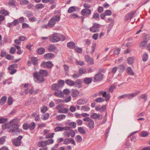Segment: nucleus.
<instances>
[{
  "label": "nucleus",
  "instance_id": "nucleus-1",
  "mask_svg": "<svg viewBox=\"0 0 150 150\" xmlns=\"http://www.w3.org/2000/svg\"><path fill=\"white\" fill-rule=\"evenodd\" d=\"M17 119H13L11 120L9 123H4L2 126V127L4 129H6L7 128H9V132L15 131L18 129V125L17 123Z\"/></svg>",
  "mask_w": 150,
  "mask_h": 150
},
{
  "label": "nucleus",
  "instance_id": "nucleus-2",
  "mask_svg": "<svg viewBox=\"0 0 150 150\" xmlns=\"http://www.w3.org/2000/svg\"><path fill=\"white\" fill-rule=\"evenodd\" d=\"M66 39L65 37L62 34L57 33H53L49 37V40L53 42H57L59 41H63Z\"/></svg>",
  "mask_w": 150,
  "mask_h": 150
},
{
  "label": "nucleus",
  "instance_id": "nucleus-3",
  "mask_svg": "<svg viewBox=\"0 0 150 150\" xmlns=\"http://www.w3.org/2000/svg\"><path fill=\"white\" fill-rule=\"evenodd\" d=\"M64 82L63 80H59L57 83L52 84L51 86V89L54 91L58 90L60 88L62 87L64 85Z\"/></svg>",
  "mask_w": 150,
  "mask_h": 150
},
{
  "label": "nucleus",
  "instance_id": "nucleus-4",
  "mask_svg": "<svg viewBox=\"0 0 150 150\" xmlns=\"http://www.w3.org/2000/svg\"><path fill=\"white\" fill-rule=\"evenodd\" d=\"M60 17L59 16H55L52 18L49 21L48 25L49 27H52L54 25L56 22L60 20Z\"/></svg>",
  "mask_w": 150,
  "mask_h": 150
},
{
  "label": "nucleus",
  "instance_id": "nucleus-5",
  "mask_svg": "<svg viewBox=\"0 0 150 150\" xmlns=\"http://www.w3.org/2000/svg\"><path fill=\"white\" fill-rule=\"evenodd\" d=\"M33 77L36 81L38 83H41L44 81L45 79L43 76L40 75L38 72L34 73Z\"/></svg>",
  "mask_w": 150,
  "mask_h": 150
},
{
  "label": "nucleus",
  "instance_id": "nucleus-6",
  "mask_svg": "<svg viewBox=\"0 0 150 150\" xmlns=\"http://www.w3.org/2000/svg\"><path fill=\"white\" fill-rule=\"evenodd\" d=\"M100 27V25L99 24L94 23L93 24V26L90 28L89 30L90 31L93 33L98 32Z\"/></svg>",
  "mask_w": 150,
  "mask_h": 150
},
{
  "label": "nucleus",
  "instance_id": "nucleus-7",
  "mask_svg": "<svg viewBox=\"0 0 150 150\" xmlns=\"http://www.w3.org/2000/svg\"><path fill=\"white\" fill-rule=\"evenodd\" d=\"M18 67V65L16 64H14L10 65L8 68V70L10 71L9 72L10 74L13 75L17 71L16 69Z\"/></svg>",
  "mask_w": 150,
  "mask_h": 150
},
{
  "label": "nucleus",
  "instance_id": "nucleus-8",
  "mask_svg": "<svg viewBox=\"0 0 150 150\" xmlns=\"http://www.w3.org/2000/svg\"><path fill=\"white\" fill-rule=\"evenodd\" d=\"M50 130L47 129H45L43 132L44 135H45V138L46 139L52 138L54 134V133H49Z\"/></svg>",
  "mask_w": 150,
  "mask_h": 150
},
{
  "label": "nucleus",
  "instance_id": "nucleus-9",
  "mask_svg": "<svg viewBox=\"0 0 150 150\" xmlns=\"http://www.w3.org/2000/svg\"><path fill=\"white\" fill-rule=\"evenodd\" d=\"M85 59L88 65H92L94 64L93 58H91L88 55H85Z\"/></svg>",
  "mask_w": 150,
  "mask_h": 150
},
{
  "label": "nucleus",
  "instance_id": "nucleus-10",
  "mask_svg": "<svg viewBox=\"0 0 150 150\" xmlns=\"http://www.w3.org/2000/svg\"><path fill=\"white\" fill-rule=\"evenodd\" d=\"M30 59V61L29 60L27 61V64L28 66H30L32 64L34 65L38 64V59L37 58L32 57Z\"/></svg>",
  "mask_w": 150,
  "mask_h": 150
},
{
  "label": "nucleus",
  "instance_id": "nucleus-11",
  "mask_svg": "<svg viewBox=\"0 0 150 150\" xmlns=\"http://www.w3.org/2000/svg\"><path fill=\"white\" fill-rule=\"evenodd\" d=\"M53 65L51 62L48 61L47 62H42L41 63L40 66L42 67H43L45 68L47 67L48 69H49L52 67Z\"/></svg>",
  "mask_w": 150,
  "mask_h": 150
},
{
  "label": "nucleus",
  "instance_id": "nucleus-12",
  "mask_svg": "<svg viewBox=\"0 0 150 150\" xmlns=\"http://www.w3.org/2000/svg\"><path fill=\"white\" fill-rule=\"evenodd\" d=\"M102 95L103 97L105 98V100L106 101H108L110 98V96L109 94H107L106 92H103V91H100L98 93V95L100 96Z\"/></svg>",
  "mask_w": 150,
  "mask_h": 150
},
{
  "label": "nucleus",
  "instance_id": "nucleus-13",
  "mask_svg": "<svg viewBox=\"0 0 150 150\" xmlns=\"http://www.w3.org/2000/svg\"><path fill=\"white\" fill-rule=\"evenodd\" d=\"M91 11L89 9H83L81 12V13L83 16H88L91 13Z\"/></svg>",
  "mask_w": 150,
  "mask_h": 150
},
{
  "label": "nucleus",
  "instance_id": "nucleus-14",
  "mask_svg": "<svg viewBox=\"0 0 150 150\" xmlns=\"http://www.w3.org/2000/svg\"><path fill=\"white\" fill-rule=\"evenodd\" d=\"M22 138V136H19L18 138L14 139L13 141V144L16 146H20L21 144V139Z\"/></svg>",
  "mask_w": 150,
  "mask_h": 150
},
{
  "label": "nucleus",
  "instance_id": "nucleus-15",
  "mask_svg": "<svg viewBox=\"0 0 150 150\" xmlns=\"http://www.w3.org/2000/svg\"><path fill=\"white\" fill-rule=\"evenodd\" d=\"M135 12L136 11H133L132 12L127 13L125 16V20L126 21H128L130 19H131L133 17Z\"/></svg>",
  "mask_w": 150,
  "mask_h": 150
},
{
  "label": "nucleus",
  "instance_id": "nucleus-16",
  "mask_svg": "<svg viewBox=\"0 0 150 150\" xmlns=\"http://www.w3.org/2000/svg\"><path fill=\"white\" fill-rule=\"evenodd\" d=\"M86 125L90 129H93L95 126L94 121L91 119L88 121V122H86Z\"/></svg>",
  "mask_w": 150,
  "mask_h": 150
},
{
  "label": "nucleus",
  "instance_id": "nucleus-17",
  "mask_svg": "<svg viewBox=\"0 0 150 150\" xmlns=\"http://www.w3.org/2000/svg\"><path fill=\"white\" fill-rule=\"evenodd\" d=\"M75 135V132L72 130H71L69 131L66 132L64 133V136L68 137L71 136L72 137H74Z\"/></svg>",
  "mask_w": 150,
  "mask_h": 150
},
{
  "label": "nucleus",
  "instance_id": "nucleus-18",
  "mask_svg": "<svg viewBox=\"0 0 150 150\" xmlns=\"http://www.w3.org/2000/svg\"><path fill=\"white\" fill-rule=\"evenodd\" d=\"M103 75L101 73H99L94 76V80L96 81H100L103 79Z\"/></svg>",
  "mask_w": 150,
  "mask_h": 150
},
{
  "label": "nucleus",
  "instance_id": "nucleus-19",
  "mask_svg": "<svg viewBox=\"0 0 150 150\" xmlns=\"http://www.w3.org/2000/svg\"><path fill=\"white\" fill-rule=\"evenodd\" d=\"M38 73L40 75L43 77H47L48 74V71L45 69H40Z\"/></svg>",
  "mask_w": 150,
  "mask_h": 150
},
{
  "label": "nucleus",
  "instance_id": "nucleus-20",
  "mask_svg": "<svg viewBox=\"0 0 150 150\" xmlns=\"http://www.w3.org/2000/svg\"><path fill=\"white\" fill-rule=\"evenodd\" d=\"M91 117L93 119H101L102 117L99 114H97L96 113H93L91 115Z\"/></svg>",
  "mask_w": 150,
  "mask_h": 150
},
{
  "label": "nucleus",
  "instance_id": "nucleus-21",
  "mask_svg": "<svg viewBox=\"0 0 150 150\" xmlns=\"http://www.w3.org/2000/svg\"><path fill=\"white\" fill-rule=\"evenodd\" d=\"M55 91V92L53 93L55 96L58 97H63V93L62 91L58 90Z\"/></svg>",
  "mask_w": 150,
  "mask_h": 150
},
{
  "label": "nucleus",
  "instance_id": "nucleus-22",
  "mask_svg": "<svg viewBox=\"0 0 150 150\" xmlns=\"http://www.w3.org/2000/svg\"><path fill=\"white\" fill-rule=\"evenodd\" d=\"M54 57V54L51 53H47L45 54L44 58L46 59H51Z\"/></svg>",
  "mask_w": 150,
  "mask_h": 150
},
{
  "label": "nucleus",
  "instance_id": "nucleus-23",
  "mask_svg": "<svg viewBox=\"0 0 150 150\" xmlns=\"http://www.w3.org/2000/svg\"><path fill=\"white\" fill-rule=\"evenodd\" d=\"M79 94V91L77 90L72 89L71 91V95L73 97H76Z\"/></svg>",
  "mask_w": 150,
  "mask_h": 150
},
{
  "label": "nucleus",
  "instance_id": "nucleus-24",
  "mask_svg": "<svg viewBox=\"0 0 150 150\" xmlns=\"http://www.w3.org/2000/svg\"><path fill=\"white\" fill-rule=\"evenodd\" d=\"M67 46L68 48L71 49H74L76 47L75 43L72 42H68L67 44Z\"/></svg>",
  "mask_w": 150,
  "mask_h": 150
},
{
  "label": "nucleus",
  "instance_id": "nucleus-25",
  "mask_svg": "<svg viewBox=\"0 0 150 150\" xmlns=\"http://www.w3.org/2000/svg\"><path fill=\"white\" fill-rule=\"evenodd\" d=\"M66 84L70 86H73L75 85V82L71 79H67L65 81Z\"/></svg>",
  "mask_w": 150,
  "mask_h": 150
},
{
  "label": "nucleus",
  "instance_id": "nucleus-26",
  "mask_svg": "<svg viewBox=\"0 0 150 150\" xmlns=\"http://www.w3.org/2000/svg\"><path fill=\"white\" fill-rule=\"evenodd\" d=\"M69 111L68 109L65 108H62L59 109L58 112L59 113H67Z\"/></svg>",
  "mask_w": 150,
  "mask_h": 150
},
{
  "label": "nucleus",
  "instance_id": "nucleus-27",
  "mask_svg": "<svg viewBox=\"0 0 150 150\" xmlns=\"http://www.w3.org/2000/svg\"><path fill=\"white\" fill-rule=\"evenodd\" d=\"M66 116L64 114H60L57 115L56 117V119L58 120L61 121L66 118Z\"/></svg>",
  "mask_w": 150,
  "mask_h": 150
},
{
  "label": "nucleus",
  "instance_id": "nucleus-28",
  "mask_svg": "<svg viewBox=\"0 0 150 150\" xmlns=\"http://www.w3.org/2000/svg\"><path fill=\"white\" fill-rule=\"evenodd\" d=\"M57 49V47L54 45H50L48 47V50L49 51H54Z\"/></svg>",
  "mask_w": 150,
  "mask_h": 150
},
{
  "label": "nucleus",
  "instance_id": "nucleus-29",
  "mask_svg": "<svg viewBox=\"0 0 150 150\" xmlns=\"http://www.w3.org/2000/svg\"><path fill=\"white\" fill-rule=\"evenodd\" d=\"M147 40L145 39L144 41H141L139 46L142 48H144L147 44Z\"/></svg>",
  "mask_w": 150,
  "mask_h": 150
},
{
  "label": "nucleus",
  "instance_id": "nucleus-30",
  "mask_svg": "<svg viewBox=\"0 0 150 150\" xmlns=\"http://www.w3.org/2000/svg\"><path fill=\"white\" fill-rule=\"evenodd\" d=\"M126 71L129 74L132 76L134 75V73L131 67H127L126 69Z\"/></svg>",
  "mask_w": 150,
  "mask_h": 150
},
{
  "label": "nucleus",
  "instance_id": "nucleus-31",
  "mask_svg": "<svg viewBox=\"0 0 150 150\" xmlns=\"http://www.w3.org/2000/svg\"><path fill=\"white\" fill-rule=\"evenodd\" d=\"M92 81L91 78H86L83 80L84 83L86 84H88L90 83Z\"/></svg>",
  "mask_w": 150,
  "mask_h": 150
},
{
  "label": "nucleus",
  "instance_id": "nucleus-32",
  "mask_svg": "<svg viewBox=\"0 0 150 150\" xmlns=\"http://www.w3.org/2000/svg\"><path fill=\"white\" fill-rule=\"evenodd\" d=\"M14 46L18 50V51L17 52V53L18 54H20L23 53V50H21V47L19 46L16 45H15Z\"/></svg>",
  "mask_w": 150,
  "mask_h": 150
},
{
  "label": "nucleus",
  "instance_id": "nucleus-33",
  "mask_svg": "<svg viewBox=\"0 0 150 150\" xmlns=\"http://www.w3.org/2000/svg\"><path fill=\"white\" fill-rule=\"evenodd\" d=\"M38 146H39V147H46V144L45 141H42L39 142L38 143Z\"/></svg>",
  "mask_w": 150,
  "mask_h": 150
},
{
  "label": "nucleus",
  "instance_id": "nucleus-34",
  "mask_svg": "<svg viewBox=\"0 0 150 150\" xmlns=\"http://www.w3.org/2000/svg\"><path fill=\"white\" fill-rule=\"evenodd\" d=\"M7 98L6 96L2 97L0 100V105H2L6 102Z\"/></svg>",
  "mask_w": 150,
  "mask_h": 150
},
{
  "label": "nucleus",
  "instance_id": "nucleus-35",
  "mask_svg": "<svg viewBox=\"0 0 150 150\" xmlns=\"http://www.w3.org/2000/svg\"><path fill=\"white\" fill-rule=\"evenodd\" d=\"M32 117H35V121H38L39 119L40 118V115L38 113H34L32 114Z\"/></svg>",
  "mask_w": 150,
  "mask_h": 150
},
{
  "label": "nucleus",
  "instance_id": "nucleus-36",
  "mask_svg": "<svg viewBox=\"0 0 150 150\" xmlns=\"http://www.w3.org/2000/svg\"><path fill=\"white\" fill-rule=\"evenodd\" d=\"M87 101V100L81 98L78 100L77 103L79 105L84 104L86 103Z\"/></svg>",
  "mask_w": 150,
  "mask_h": 150
},
{
  "label": "nucleus",
  "instance_id": "nucleus-37",
  "mask_svg": "<svg viewBox=\"0 0 150 150\" xmlns=\"http://www.w3.org/2000/svg\"><path fill=\"white\" fill-rule=\"evenodd\" d=\"M76 124L74 122H69L68 123V125L71 128H74L76 127Z\"/></svg>",
  "mask_w": 150,
  "mask_h": 150
},
{
  "label": "nucleus",
  "instance_id": "nucleus-38",
  "mask_svg": "<svg viewBox=\"0 0 150 150\" xmlns=\"http://www.w3.org/2000/svg\"><path fill=\"white\" fill-rule=\"evenodd\" d=\"M29 125V128L31 130H33L35 127V124L34 122H31Z\"/></svg>",
  "mask_w": 150,
  "mask_h": 150
},
{
  "label": "nucleus",
  "instance_id": "nucleus-39",
  "mask_svg": "<svg viewBox=\"0 0 150 150\" xmlns=\"http://www.w3.org/2000/svg\"><path fill=\"white\" fill-rule=\"evenodd\" d=\"M147 97V95L146 94H142L138 96V98L139 99H144V101H146V98Z\"/></svg>",
  "mask_w": 150,
  "mask_h": 150
},
{
  "label": "nucleus",
  "instance_id": "nucleus-40",
  "mask_svg": "<svg viewBox=\"0 0 150 150\" xmlns=\"http://www.w3.org/2000/svg\"><path fill=\"white\" fill-rule=\"evenodd\" d=\"M24 86V88H25L24 92L26 94H27L29 93V90L28 88V86H29V84L25 83L23 85Z\"/></svg>",
  "mask_w": 150,
  "mask_h": 150
},
{
  "label": "nucleus",
  "instance_id": "nucleus-41",
  "mask_svg": "<svg viewBox=\"0 0 150 150\" xmlns=\"http://www.w3.org/2000/svg\"><path fill=\"white\" fill-rule=\"evenodd\" d=\"M42 120H46L48 119L50 117V114L48 113H45L43 114L42 116Z\"/></svg>",
  "mask_w": 150,
  "mask_h": 150
},
{
  "label": "nucleus",
  "instance_id": "nucleus-42",
  "mask_svg": "<svg viewBox=\"0 0 150 150\" xmlns=\"http://www.w3.org/2000/svg\"><path fill=\"white\" fill-rule=\"evenodd\" d=\"M118 67L120 72H123L125 69V67L123 64L120 65Z\"/></svg>",
  "mask_w": 150,
  "mask_h": 150
},
{
  "label": "nucleus",
  "instance_id": "nucleus-43",
  "mask_svg": "<svg viewBox=\"0 0 150 150\" xmlns=\"http://www.w3.org/2000/svg\"><path fill=\"white\" fill-rule=\"evenodd\" d=\"M90 108L87 106L84 105L81 107V110L84 111H87L90 110Z\"/></svg>",
  "mask_w": 150,
  "mask_h": 150
},
{
  "label": "nucleus",
  "instance_id": "nucleus-44",
  "mask_svg": "<svg viewBox=\"0 0 150 150\" xmlns=\"http://www.w3.org/2000/svg\"><path fill=\"white\" fill-rule=\"evenodd\" d=\"M86 72V69L83 68H80L79 70V74L81 75L82 74H84Z\"/></svg>",
  "mask_w": 150,
  "mask_h": 150
},
{
  "label": "nucleus",
  "instance_id": "nucleus-45",
  "mask_svg": "<svg viewBox=\"0 0 150 150\" xmlns=\"http://www.w3.org/2000/svg\"><path fill=\"white\" fill-rule=\"evenodd\" d=\"M45 52V49L42 47H40L39 48L38 50V53L39 54H43Z\"/></svg>",
  "mask_w": 150,
  "mask_h": 150
},
{
  "label": "nucleus",
  "instance_id": "nucleus-46",
  "mask_svg": "<svg viewBox=\"0 0 150 150\" xmlns=\"http://www.w3.org/2000/svg\"><path fill=\"white\" fill-rule=\"evenodd\" d=\"M47 107L46 106H43L40 108V110L41 112L44 113L48 110Z\"/></svg>",
  "mask_w": 150,
  "mask_h": 150
},
{
  "label": "nucleus",
  "instance_id": "nucleus-47",
  "mask_svg": "<svg viewBox=\"0 0 150 150\" xmlns=\"http://www.w3.org/2000/svg\"><path fill=\"white\" fill-rule=\"evenodd\" d=\"M148 54L146 53H144L143 55L142 58L144 62L146 61L148 59Z\"/></svg>",
  "mask_w": 150,
  "mask_h": 150
},
{
  "label": "nucleus",
  "instance_id": "nucleus-48",
  "mask_svg": "<svg viewBox=\"0 0 150 150\" xmlns=\"http://www.w3.org/2000/svg\"><path fill=\"white\" fill-rule=\"evenodd\" d=\"M0 14L4 15V16H6L8 15L9 12L6 10L1 9L0 11Z\"/></svg>",
  "mask_w": 150,
  "mask_h": 150
},
{
  "label": "nucleus",
  "instance_id": "nucleus-49",
  "mask_svg": "<svg viewBox=\"0 0 150 150\" xmlns=\"http://www.w3.org/2000/svg\"><path fill=\"white\" fill-rule=\"evenodd\" d=\"M76 8L74 6H71L68 9V12L69 13L74 12L76 10Z\"/></svg>",
  "mask_w": 150,
  "mask_h": 150
},
{
  "label": "nucleus",
  "instance_id": "nucleus-50",
  "mask_svg": "<svg viewBox=\"0 0 150 150\" xmlns=\"http://www.w3.org/2000/svg\"><path fill=\"white\" fill-rule=\"evenodd\" d=\"M75 140L76 142H80L82 141V139L80 135H78L76 137Z\"/></svg>",
  "mask_w": 150,
  "mask_h": 150
},
{
  "label": "nucleus",
  "instance_id": "nucleus-51",
  "mask_svg": "<svg viewBox=\"0 0 150 150\" xmlns=\"http://www.w3.org/2000/svg\"><path fill=\"white\" fill-rule=\"evenodd\" d=\"M46 145L52 144L54 142L53 139H50L45 141Z\"/></svg>",
  "mask_w": 150,
  "mask_h": 150
},
{
  "label": "nucleus",
  "instance_id": "nucleus-52",
  "mask_svg": "<svg viewBox=\"0 0 150 150\" xmlns=\"http://www.w3.org/2000/svg\"><path fill=\"white\" fill-rule=\"evenodd\" d=\"M116 88V85L114 84L112 85L109 88V91L111 93H112L114 89Z\"/></svg>",
  "mask_w": 150,
  "mask_h": 150
},
{
  "label": "nucleus",
  "instance_id": "nucleus-53",
  "mask_svg": "<svg viewBox=\"0 0 150 150\" xmlns=\"http://www.w3.org/2000/svg\"><path fill=\"white\" fill-rule=\"evenodd\" d=\"M127 63L129 64H131L134 62V58L132 57L128 58L127 59Z\"/></svg>",
  "mask_w": 150,
  "mask_h": 150
},
{
  "label": "nucleus",
  "instance_id": "nucleus-54",
  "mask_svg": "<svg viewBox=\"0 0 150 150\" xmlns=\"http://www.w3.org/2000/svg\"><path fill=\"white\" fill-rule=\"evenodd\" d=\"M13 99L12 98L11 96L9 97L8 98L7 101V103L8 105H11L13 103Z\"/></svg>",
  "mask_w": 150,
  "mask_h": 150
},
{
  "label": "nucleus",
  "instance_id": "nucleus-55",
  "mask_svg": "<svg viewBox=\"0 0 150 150\" xmlns=\"http://www.w3.org/2000/svg\"><path fill=\"white\" fill-rule=\"evenodd\" d=\"M75 51L78 53H81L82 52V48L79 47H75L74 49Z\"/></svg>",
  "mask_w": 150,
  "mask_h": 150
},
{
  "label": "nucleus",
  "instance_id": "nucleus-56",
  "mask_svg": "<svg viewBox=\"0 0 150 150\" xmlns=\"http://www.w3.org/2000/svg\"><path fill=\"white\" fill-rule=\"evenodd\" d=\"M76 63L77 65H79L81 66H82L84 65V62L83 61L76 60Z\"/></svg>",
  "mask_w": 150,
  "mask_h": 150
},
{
  "label": "nucleus",
  "instance_id": "nucleus-57",
  "mask_svg": "<svg viewBox=\"0 0 150 150\" xmlns=\"http://www.w3.org/2000/svg\"><path fill=\"white\" fill-rule=\"evenodd\" d=\"M44 6L43 4H37L35 6V8L36 9H41L43 8Z\"/></svg>",
  "mask_w": 150,
  "mask_h": 150
},
{
  "label": "nucleus",
  "instance_id": "nucleus-58",
  "mask_svg": "<svg viewBox=\"0 0 150 150\" xmlns=\"http://www.w3.org/2000/svg\"><path fill=\"white\" fill-rule=\"evenodd\" d=\"M149 134L148 132L146 131H143L141 132V136L142 137H146Z\"/></svg>",
  "mask_w": 150,
  "mask_h": 150
},
{
  "label": "nucleus",
  "instance_id": "nucleus-59",
  "mask_svg": "<svg viewBox=\"0 0 150 150\" xmlns=\"http://www.w3.org/2000/svg\"><path fill=\"white\" fill-rule=\"evenodd\" d=\"M63 127H57L54 129V131L55 132H57L63 131Z\"/></svg>",
  "mask_w": 150,
  "mask_h": 150
},
{
  "label": "nucleus",
  "instance_id": "nucleus-60",
  "mask_svg": "<svg viewBox=\"0 0 150 150\" xmlns=\"http://www.w3.org/2000/svg\"><path fill=\"white\" fill-rule=\"evenodd\" d=\"M104 13L106 16H110L112 14V12L110 10H107L105 11Z\"/></svg>",
  "mask_w": 150,
  "mask_h": 150
},
{
  "label": "nucleus",
  "instance_id": "nucleus-61",
  "mask_svg": "<svg viewBox=\"0 0 150 150\" xmlns=\"http://www.w3.org/2000/svg\"><path fill=\"white\" fill-rule=\"evenodd\" d=\"M96 43H93V44L92 46V51L91 52V54H93V53L94 52L95 50L96 47Z\"/></svg>",
  "mask_w": 150,
  "mask_h": 150
},
{
  "label": "nucleus",
  "instance_id": "nucleus-62",
  "mask_svg": "<svg viewBox=\"0 0 150 150\" xmlns=\"http://www.w3.org/2000/svg\"><path fill=\"white\" fill-rule=\"evenodd\" d=\"M121 49L120 48H117L114 51V54L115 55H118Z\"/></svg>",
  "mask_w": 150,
  "mask_h": 150
},
{
  "label": "nucleus",
  "instance_id": "nucleus-63",
  "mask_svg": "<svg viewBox=\"0 0 150 150\" xmlns=\"http://www.w3.org/2000/svg\"><path fill=\"white\" fill-rule=\"evenodd\" d=\"M5 142V137H3L0 138V144L2 145L4 144Z\"/></svg>",
  "mask_w": 150,
  "mask_h": 150
},
{
  "label": "nucleus",
  "instance_id": "nucleus-64",
  "mask_svg": "<svg viewBox=\"0 0 150 150\" xmlns=\"http://www.w3.org/2000/svg\"><path fill=\"white\" fill-rule=\"evenodd\" d=\"M16 48L13 47H12L11 48L9 51V52L11 54H14L16 52Z\"/></svg>",
  "mask_w": 150,
  "mask_h": 150
}]
</instances>
